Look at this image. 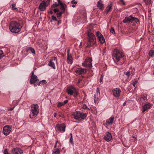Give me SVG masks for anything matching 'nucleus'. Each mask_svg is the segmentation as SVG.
<instances>
[{
    "label": "nucleus",
    "instance_id": "obj_14",
    "mask_svg": "<svg viewBox=\"0 0 154 154\" xmlns=\"http://www.w3.org/2000/svg\"><path fill=\"white\" fill-rule=\"evenodd\" d=\"M113 95L116 97H119L120 95L121 90L118 88H114L112 90Z\"/></svg>",
    "mask_w": 154,
    "mask_h": 154
},
{
    "label": "nucleus",
    "instance_id": "obj_45",
    "mask_svg": "<svg viewBox=\"0 0 154 154\" xmlns=\"http://www.w3.org/2000/svg\"><path fill=\"white\" fill-rule=\"evenodd\" d=\"M71 3L72 4L76 5L77 3V2L75 1L74 0H73L71 1Z\"/></svg>",
    "mask_w": 154,
    "mask_h": 154
},
{
    "label": "nucleus",
    "instance_id": "obj_4",
    "mask_svg": "<svg viewBox=\"0 0 154 154\" xmlns=\"http://www.w3.org/2000/svg\"><path fill=\"white\" fill-rule=\"evenodd\" d=\"M50 3V0H42L40 3L38 9L41 11H44Z\"/></svg>",
    "mask_w": 154,
    "mask_h": 154
},
{
    "label": "nucleus",
    "instance_id": "obj_35",
    "mask_svg": "<svg viewBox=\"0 0 154 154\" xmlns=\"http://www.w3.org/2000/svg\"><path fill=\"white\" fill-rule=\"evenodd\" d=\"M130 72L128 71L126 72H124V73L127 76L128 78H129L130 75Z\"/></svg>",
    "mask_w": 154,
    "mask_h": 154
},
{
    "label": "nucleus",
    "instance_id": "obj_7",
    "mask_svg": "<svg viewBox=\"0 0 154 154\" xmlns=\"http://www.w3.org/2000/svg\"><path fill=\"white\" fill-rule=\"evenodd\" d=\"M92 60L90 57H87L84 62L82 63V65L86 68H91L92 67L91 62Z\"/></svg>",
    "mask_w": 154,
    "mask_h": 154
},
{
    "label": "nucleus",
    "instance_id": "obj_10",
    "mask_svg": "<svg viewBox=\"0 0 154 154\" xmlns=\"http://www.w3.org/2000/svg\"><path fill=\"white\" fill-rule=\"evenodd\" d=\"M66 126L64 124H62L61 125H56V130L57 131H62L64 132L65 131Z\"/></svg>",
    "mask_w": 154,
    "mask_h": 154
},
{
    "label": "nucleus",
    "instance_id": "obj_42",
    "mask_svg": "<svg viewBox=\"0 0 154 154\" xmlns=\"http://www.w3.org/2000/svg\"><path fill=\"white\" fill-rule=\"evenodd\" d=\"M70 141L71 144H73V141L72 136H71L70 139Z\"/></svg>",
    "mask_w": 154,
    "mask_h": 154
},
{
    "label": "nucleus",
    "instance_id": "obj_60",
    "mask_svg": "<svg viewBox=\"0 0 154 154\" xmlns=\"http://www.w3.org/2000/svg\"><path fill=\"white\" fill-rule=\"evenodd\" d=\"M80 79H79L78 80V83H79L80 82Z\"/></svg>",
    "mask_w": 154,
    "mask_h": 154
},
{
    "label": "nucleus",
    "instance_id": "obj_6",
    "mask_svg": "<svg viewBox=\"0 0 154 154\" xmlns=\"http://www.w3.org/2000/svg\"><path fill=\"white\" fill-rule=\"evenodd\" d=\"M39 80L37 76L34 74V72H32V75L30 81V83L31 84H33L34 86H36L38 85Z\"/></svg>",
    "mask_w": 154,
    "mask_h": 154
},
{
    "label": "nucleus",
    "instance_id": "obj_24",
    "mask_svg": "<svg viewBox=\"0 0 154 154\" xmlns=\"http://www.w3.org/2000/svg\"><path fill=\"white\" fill-rule=\"evenodd\" d=\"M67 61L68 63L71 64L72 63V58L71 55L67 56Z\"/></svg>",
    "mask_w": 154,
    "mask_h": 154
},
{
    "label": "nucleus",
    "instance_id": "obj_62",
    "mask_svg": "<svg viewBox=\"0 0 154 154\" xmlns=\"http://www.w3.org/2000/svg\"><path fill=\"white\" fill-rule=\"evenodd\" d=\"M125 103L123 104V105L125 106Z\"/></svg>",
    "mask_w": 154,
    "mask_h": 154
},
{
    "label": "nucleus",
    "instance_id": "obj_58",
    "mask_svg": "<svg viewBox=\"0 0 154 154\" xmlns=\"http://www.w3.org/2000/svg\"><path fill=\"white\" fill-rule=\"evenodd\" d=\"M58 140H57L56 141L55 144H57V143H58Z\"/></svg>",
    "mask_w": 154,
    "mask_h": 154
},
{
    "label": "nucleus",
    "instance_id": "obj_55",
    "mask_svg": "<svg viewBox=\"0 0 154 154\" xmlns=\"http://www.w3.org/2000/svg\"><path fill=\"white\" fill-rule=\"evenodd\" d=\"M136 83V82H135L134 83V84H133V86H134V87L135 86Z\"/></svg>",
    "mask_w": 154,
    "mask_h": 154
},
{
    "label": "nucleus",
    "instance_id": "obj_41",
    "mask_svg": "<svg viewBox=\"0 0 154 154\" xmlns=\"http://www.w3.org/2000/svg\"><path fill=\"white\" fill-rule=\"evenodd\" d=\"M110 32L112 34H115V30L112 27L110 29Z\"/></svg>",
    "mask_w": 154,
    "mask_h": 154
},
{
    "label": "nucleus",
    "instance_id": "obj_15",
    "mask_svg": "<svg viewBox=\"0 0 154 154\" xmlns=\"http://www.w3.org/2000/svg\"><path fill=\"white\" fill-rule=\"evenodd\" d=\"M78 75H82L85 74L86 72V69L83 68H78L75 71Z\"/></svg>",
    "mask_w": 154,
    "mask_h": 154
},
{
    "label": "nucleus",
    "instance_id": "obj_21",
    "mask_svg": "<svg viewBox=\"0 0 154 154\" xmlns=\"http://www.w3.org/2000/svg\"><path fill=\"white\" fill-rule=\"evenodd\" d=\"M150 104L149 103H146L144 105L143 107V110H142V112H144L146 110L150 108Z\"/></svg>",
    "mask_w": 154,
    "mask_h": 154
},
{
    "label": "nucleus",
    "instance_id": "obj_53",
    "mask_svg": "<svg viewBox=\"0 0 154 154\" xmlns=\"http://www.w3.org/2000/svg\"><path fill=\"white\" fill-rule=\"evenodd\" d=\"M70 51V50L69 49H68L67 50V56H69V55H69V51Z\"/></svg>",
    "mask_w": 154,
    "mask_h": 154
},
{
    "label": "nucleus",
    "instance_id": "obj_57",
    "mask_svg": "<svg viewBox=\"0 0 154 154\" xmlns=\"http://www.w3.org/2000/svg\"><path fill=\"white\" fill-rule=\"evenodd\" d=\"M57 115V113H56V112H55L54 113V117H56V116Z\"/></svg>",
    "mask_w": 154,
    "mask_h": 154
},
{
    "label": "nucleus",
    "instance_id": "obj_44",
    "mask_svg": "<svg viewBox=\"0 0 154 154\" xmlns=\"http://www.w3.org/2000/svg\"><path fill=\"white\" fill-rule=\"evenodd\" d=\"M58 2V4L60 5H63V3L60 1V0H57Z\"/></svg>",
    "mask_w": 154,
    "mask_h": 154
},
{
    "label": "nucleus",
    "instance_id": "obj_12",
    "mask_svg": "<svg viewBox=\"0 0 154 154\" xmlns=\"http://www.w3.org/2000/svg\"><path fill=\"white\" fill-rule=\"evenodd\" d=\"M56 59V58L55 57H52L48 63V66L51 67L54 69H55V63L57 61Z\"/></svg>",
    "mask_w": 154,
    "mask_h": 154
},
{
    "label": "nucleus",
    "instance_id": "obj_27",
    "mask_svg": "<svg viewBox=\"0 0 154 154\" xmlns=\"http://www.w3.org/2000/svg\"><path fill=\"white\" fill-rule=\"evenodd\" d=\"M60 153V150L58 148L54 149L52 151V153L55 154H59Z\"/></svg>",
    "mask_w": 154,
    "mask_h": 154
},
{
    "label": "nucleus",
    "instance_id": "obj_39",
    "mask_svg": "<svg viewBox=\"0 0 154 154\" xmlns=\"http://www.w3.org/2000/svg\"><path fill=\"white\" fill-rule=\"evenodd\" d=\"M63 13V12H60L59 13H58L57 14V17H60L62 16V14Z\"/></svg>",
    "mask_w": 154,
    "mask_h": 154
},
{
    "label": "nucleus",
    "instance_id": "obj_46",
    "mask_svg": "<svg viewBox=\"0 0 154 154\" xmlns=\"http://www.w3.org/2000/svg\"><path fill=\"white\" fill-rule=\"evenodd\" d=\"M54 13H56L57 12H58L59 11V10L55 8L54 9Z\"/></svg>",
    "mask_w": 154,
    "mask_h": 154
},
{
    "label": "nucleus",
    "instance_id": "obj_3",
    "mask_svg": "<svg viewBox=\"0 0 154 154\" xmlns=\"http://www.w3.org/2000/svg\"><path fill=\"white\" fill-rule=\"evenodd\" d=\"M72 116L74 119L81 122L85 119L87 115L86 113L78 111L73 112Z\"/></svg>",
    "mask_w": 154,
    "mask_h": 154
},
{
    "label": "nucleus",
    "instance_id": "obj_18",
    "mask_svg": "<svg viewBox=\"0 0 154 154\" xmlns=\"http://www.w3.org/2000/svg\"><path fill=\"white\" fill-rule=\"evenodd\" d=\"M101 0H99L97 3V7L100 10H103L104 8V5Z\"/></svg>",
    "mask_w": 154,
    "mask_h": 154
},
{
    "label": "nucleus",
    "instance_id": "obj_13",
    "mask_svg": "<svg viewBox=\"0 0 154 154\" xmlns=\"http://www.w3.org/2000/svg\"><path fill=\"white\" fill-rule=\"evenodd\" d=\"M11 130V128L9 126H5L3 128V132L5 135H8Z\"/></svg>",
    "mask_w": 154,
    "mask_h": 154
},
{
    "label": "nucleus",
    "instance_id": "obj_50",
    "mask_svg": "<svg viewBox=\"0 0 154 154\" xmlns=\"http://www.w3.org/2000/svg\"><path fill=\"white\" fill-rule=\"evenodd\" d=\"M120 1L122 2L123 5H125V2L124 1V0H120Z\"/></svg>",
    "mask_w": 154,
    "mask_h": 154
},
{
    "label": "nucleus",
    "instance_id": "obj_43",
    "mask_svg": "<svg viewBox=\"0 0 154 154\" xmlns=\"http://www.w3.org/2000/svg\"><path fill=\"white\" fill-rule=\"evenodd\" d=\"M96 94H98L100 95V89L98 88H97V92Z\"/></svg>",
    "mask_w": 154,
    "mask_h": 154
},
{
    "label": "nucleus",
    "instance_id": "obj_29",
    "mask_svg": "<svg viewBox=\"0 0 154 154\" xmlns=\"http://www.w3.org/2000/svg\"><path fill=\"white\" fill-rule=\"evenodd\" d=\"M138 20V18L133 17V16L132 15L131 21H134L137 23Z\"/></svg>",
    "mask_w": 154,
    "mask_h": 154
},
{
    "label": "nucleus",
    "instance_id": "obj_54",
    "mask_svg": "<svg viewBox=\"0 0 154 154\" xmlns=\"http://www.w3.org/2000/svg\"><path fill=\"white\" fill-rule=\"evenodd\" d=\"M57 144H55V145L54 146V149L57 148Z\"/></svg>",
    "mask_w": 154,
    "mask_h": 154
},
{
    "label": "nucleus",
    "instance_id": "obj_2",
    "mask_svg": "<svg viewBox=\"0 0 154 154\" xmlns=\"http://www.w3.org/2000/svg\"><path fill=\"white\" fill-rule=\"evenodd\" d=\"M87 34L88 40L87 44V47H90L96 45V38L94 35L89 32H87Z\"/></svg>",
    "mask_w": 154,
    "mask_h": 154
},
{
    "label": "nucleus",
    "instance_id": "obj_40",
    "mask_svg": "<svg viewBox=\"0 0 154 154\" xmlns=\"http://www.w3.org/2000/svg\"><path fill=\"white\" fill-rule=\"evenodd\" d=\"M57 20V19L56 17L54 16V15H52L51 16V22L52 20Z\"/></svg>",
    "mask_w": 154,
    "mask_h": 154
},
{
    "label": "nucleus",
    "instance_id": "obj_28",
    "mask_svg": "<svg viewBox=\"0 0 154 154\" xmlns=\"http://www.w3.org/2000/svg\"><path fill=\"white\" fill-rule=\"evenodd\" d=\"M46 82L45 80H43L40 81H39V82H38V85L39 86L41 84V85H44L46 84Z\"/></svg>",
    "mask_w": 154,
    "mask_h": 154
},
{
    "label": "nucleus",
    "instance_id": "obj_59",
    "mask_svg": "<svg viewBox=\"0 0 154 154\" xmlns=\"http://www.w3.org/2000/svg\"><path fill=\"white\" fill-rule=\"evenodd\" d=\"M60 21H58V23H57V25H59V24H60Z\"/></svg>",
    "mask_w": 154,
    "mask_h": 154
},
{
    "label": "nucleus",
    "instance_id": "obj_48",
    "mask_svg": "<svg viewBox=\"0 0 154 154\" xmlns=\"http://www.w3.org/2000/svg\"><path fill=\"white\" fill-rule=\"evenodd\" d=\"M103 76L102 75L101 76L100 78V82H102V81L103 80Z\"/></svg>",
    "mask_w": 154,
    "mask_h": 154
},
{
    "label": "nucleus",
    "instance_id": "obj_11",
    "mask_svg": "<svg viewBox=\"0 0 154 154\" xmlns=\"http://www.w3.org/2000/svg\"><path fill=\"white\" fill-rule=\"evenodd\" d=\"M96 36L98 37L99 41L101 44L104 43L105 42V39L103 35L99 32H96Z\"/></svg>",
    "mask_w": 154,
    "mask_h": 154
},
{
    "label": "nucleus",
    "instance_id": "obj_5",
    "mask_svg": "<svg viewBox=\"0 0 154 154\" xmlns=\"http://www.w3.org/2000/svg\"><path fill=\"white\" fill-rule=\"evenodd\" d=\"M113 55L117 62L120 60L121 58L124 56V54L123 52L117 49H114L113 52Z\"/></svg>",
    "mask_w": 154,
    "mask_h": 154
},
{
    "label": "nucleus",
    "instance_id": "obj_9",
    "mask_svg": "<svg viewBox=\"0 0 154 154\" xmlns=\"http://www.w3.org/2000/svg\"><path fill=\"white\" fill-rule=\"evenodd\" d=\"M38 107L37 104H34L31 105V112L33 116L37 115L38 113Z\"/></svg>",
    "mask_w": 154,
    "mask_h": 154
},
{
    "label": "nucleus",
    "instance_id": "obj_1",
    "mask_svg": "<svg viewBox=\"0 0 154 154\" xmlns=\"http://www.w3.org/2000/svg\"><path fill=\"white\" fill-rule=\"evenodd\" d=\"M22 26L16 21H12L9 24V29L12 33H17L20 32L22 29Z\"/></svg>",
    "mask_w": 154,
    "mask_h": 154
},
{
    "label": "nucleus",
    "instance_id": "obj_32",
    "mask_svg": "<svg viewBox=\"0 0 154 154\" xmlns=\"http://www.w3.org/2000/svg\"><path fill=\"white\" fill-rule=\"evenodd\" d=\"M82 108L84 109H88L90 110V109L88 108L87 106L85 104H83L82 106Z\"/></svg>",
    "mask_w": 154,
    "mask_h": 154
},
{
    "label": "nucleus",
    "instance_id": "obj_51",
    "mask_svg": "<svg viewBox=\"0 0 154 154\" xmlns=\"http://www.w3.org/2000/svg\"><path fill=\"white\" fill-rule=\"evenodd\" d=\"M68 102V101L67 100H66L64 101V102L63 103L64 104H64L67 103Z\"/></svg>",
    "mask_w": 154,
    "mask_h": 154
},
{
    "label": "nucleus",
    "instance_id": "obj_31",
    "mask_svg": "<svg viewBox=\"0 0 154 154\" xmlns=\"http://www.w3.org/2000/svg\"><path fill=\"white\" fill-rule=\"evenodd\" d=\"M146 4L147 5H150L151 3V0H143Z\"/></svg>",
    "mask_w": 154,
    "mask_h": 154
},
{
    "label": "nucleus",
    "instance_id": "obj_37",
    "mask_svg": "<svg viewBox=\"0 0 154 154\" xmlns=\"http://www.w3.org/2000/svg\"><path fill=\"white\" fill-rule=\"evenodd\" d=\"M4 56L3 51L2 50H0V58H1Z\"/></svg>",
    "mask_w": 154,
    "mask_h": 154
},
{
    "label": "nucleus",
    "instance_id": "obj_34",
    "mask_svg": "<svg viewBox=\"0 0 154 154\" xmlns=\"http://www.w3.org/2000/svg\"><path fill=\"white\" fill-rule=\"evenodd\" d=\"M12 9L13 10H15L16 11L18 10V9L16 8L15 7V4H12Z\"/></svg>",
    "mask_w": 154,
    "mask_h": 154
},
{
    "label": "nucleus",
    "instance_id": "obj_52",
    "mask_svg": "<svg viewBox=\"0 0 154 154\" xmlns=\"http://www.w3.org/2000/svg\"><path fill=\"white\" fill-rule=\"evenodd\" d=\"M51 9V11H50V13L51 14H53V12H52V10H53V8H51V9Z\"/></svg>",
    "mask_w": 154,
    "mask_h": 154
},
{
    "label": "nucleus",
    "instance_id": "obj_16",
    "mask_svg": "<svg viewBox=\"0 0 154 154\" xmlns=\"http://www.w3.org/2000/svg\"><path fill=\"white\" fill-rule=\"evenodd\" d=\"M12 152L13 154H22L23 151L20 148H14L12 150Z\"/></svg>",
    "mask_w": 154,
    "mask_h": 154
},
{
    "label": "nucleus",
    "instance_id": "obj_30",
    "mask_svg": "<svg viewBox=\"0 0 154 154\" xmlns=\"http://www.w3.org/2000/svg\"><path fill=\"white\" fill-rule=\"evenodd\" d=\"M154 54V50H150L149 53V54L150 57H152L153 55Z\"/></svg>",
    "mask_w": 154,
    "mask_h": 154
},
{
    "label": "nucleus",
    "instance_id": "obj_17",
    "mask_svg": "<svg viewBox=\"0 0 154 154\" xmlns=\"http://www.w3.org/2000/svg\"><path fill=\"white\" fill-rule=\"evenodd\" d=\"M104 139L107 142L112 140V137L111 134L107 132L106 135L104 137Z\"/></svg>",
    "mask_w": 154,
    "mask_h": 154
},
{
    "label": "nucleus",
    "instance_id": "obj_61",
    "mask_svg": "<svg viewBox=\"0 0 154 154\" xmlns=\"http://www.w3.org/2000/svg\"><path fill=\"white\" fill-rule=\"evenodd\" d=\"M70 135H71V136H72V134L71 133H70Z\"/></svg>",
    "mask_w": 154,
    "mask_h": 154
},
{
    "label": "nucleus",
    "instance_id": "obj_20",
    "mask_svg": "<svg viewBox=\"0 0 154 154\" xmlns=\"http://www.w3.org/2000/svg\"><path fill=\"white\" fill-rule=\"evenodd\" d=\"M132 15H131L129 17H126L123 20L124 23H130L131 21Z\"/></svg>",
    "mask_w": 154,
    "mask_h": 154
},
{
    "label": "nucleus",
    "instance_id": "obj_64",
    "mask_svg": "<svg viewBox=\"0 0 154 154\" xmlns=\"http://www.w3.org/2000/svg\"><path fill=\"white\" fill-rule=\"evenodd\" d=\"M133 138H135V137L134 136H133Z\"/></svg>",
    "mask_w": 154,
    "mask_h": 154
},
{
    "label": "nucleus",
    "instance_id": "obj_63",
    "mask_svg": "<svg viewBox=\"0 0 154 154\" xmlns=\"http://www.w3.org/2000/svg\"><path fill=\"white\" fill-rule=\"evenodd\" d=\"M31 114H30V115H29V116H30V117H31Z\"/></svg>",
    "mask_w": 154,
    "mask_h": 154
},
{
    "label": "nucleus",
    "instance_id": "obj_25",
    "mask_svg": "<svg viewBox=\"0 0 154 154\" xmlns=\"http://www.w3.org/2000/svg\"><path fill=\"white\" fill-rule=\"evenodd\" d=\"M27 52L28 53H30L31 52L34 54H35V50L31 47H29L27 49Z\"/></svg>",
    "mask_w": 154,
    "mask_h": 154
},
{
    "label": "nucleus",
    "instance_id": "obj_8",
    "mask_svg": "<svg viewBox=\"0 0 154 154\" xmlns=\"http://www.w3.org/2000/svg\"><path fill=\"white\" fill-rule=\"evenodd\" d=\"M67 91L68 94L72 95L74 93L75 96L78 94V92L76 90L75 88L72 86L68 87L66 89Z\"/></svg>",
    "mask_w": 154,
    "mask_h": 154
},
{
    "label": "nucleus",
    "instance_id": "obj_36",
    "mask_svg": "<svg viewBox=\"0 0 154 154\" xmlns=\"http://www.w3.org/2000/svg\"><path fill=\"white\" fill-rule=\"evenodd\" d=\"M61 7V10L62 11V12L64 13V12L65 10V7H64V5H60Z\"/></svg>",
    "mask_w": 154,
    "mask_h": 154
},
{
    "label": "nucleus",
    "instance_id": "obj_19",
    "mask_svg": "<svg viewBox=\"0 0 154 154\" xmlns=\"http://www.w3.org/2000/svg\"><path fill=\"white\" fill-rule=\"evenodd\" d=\"M114 119V117L112 116H111L109 119L106 120V124L107 125H112L113 123Z\"/></svg>",
    "mask_w": 154,
    "mask_h": 154
},
{
    "label": "nucleus",
    "instance_id": "obj_38",
    "mask_svg": "<svg viewBox=\"0 0 154 154\" xmlns=\"http://www.w3.org/2000/svg\"><path fill=\"white\" fill-rule=\"evenodd\" d=\"M64 105V104L63 102H59L58 103L57 107H60Z\"/></svg>",
    "mask_w": 154,
    "mask_h": 154
},
{
    "label": "nucleus",
    "instance_id": "obj_56",
    "mask_svg": "<svg viewBox=\"0 0 154 154\" xmlns=\"http://www.w3.org/2000/svg\"><path fill=\"white\" fill-rule=\"evenodd\" d=\"M75 4H73V5H72V7L73 8H75Z\"/></svg>",
    "mask_w": 154,
    "mask_h": 154
},
{
    "label": "nucleus",
    "instance_id": "obj_47",
    "mask_svg": "<svg viewBox=\"0 0 154 154\" xmlns=\"http://www.w3.org/2000/svg\"><path fill=\"white\" fill-rule=\"evenodd\" d=\"M14 107H15V106H14V107H11V108L8 109V110L9 111H11L14 108Z\"/></svg>",
    "mask_w": 154,
    "mask_h": 154
},
{
    "label": "nucleus",
    "instance_id": "obj_26",
    "mask_svg": "<svg viewBox=\"0 0 154 154\" xmlns=\"http://www.w3.org/2000/svg\"><path fill=\"white\" fill-rule=\"evenodd\" d=\"M100 97V95L98 94H95L94 95V101L95 103L97 102Z\"/></svg>",
    "mask_w": 154,
    "mask_h": 154
},
{
    "label": "nucleus",
    "instance_id": "obj_49",
    "mask_svg": "<svg viewBox=\"0 0 154 154\" xmlns=\"http://www.w3.org/2000/svg\"><path fill=\"white\" fill-rule=\"evenodd\" d=\"M4 154H9L8 153V150L7 149H5L4 150Z\"/></svg>",
    "mask_w": 154,
    "mask_h": 154
},
{
    "label": "nucleus",
    "instance_id": "obj_33",
    "mask_svg": "<svg viewBox=\"0 0 154 154\" xmlns=\"http://www.w3.org/2000/svg\"><path fill=\"white\" fill-rule=\"evenodd\" d=\"M58 5H59L57 4V2H55L54 4L51 5V8H54L57 7Z\"/></svg>",
    "mask_w": 154,
    "mask_h": 154
},
{
    "label": "nucleus",
    "instance_id": "obj_22",
    "mask_svg": "<svg viewBox=\"0 0 154 154\" xmlns=\"http://www.w3.org/2000/svg\"><path fill=\"white\" fill-rule=\"evenodd\" d=\"M139 99L140 101L142 102L146 101L147 100L146 95L145 96L143 95H142L139 98Z\"/></svg>",
    "mask_w": 154,
    "mask_h": 154
},
{
    "label": "nucleus",
    "instance_id": "obj_23",
    "mask_svg": "<svg viewBox=\"0 0 154 154\" xmlns=\"http://www.w3.org/2000/svg\"><path fill=\"white\" fill-rule=\"evenodd\" d=\"M112 7V5L110 4L106 7V9L104 11V12L106 13V14H108L109 12L111 10Z\"/></svg>",
    "mask_w": 154,
    "mask_h": 154
}]
</instances>
